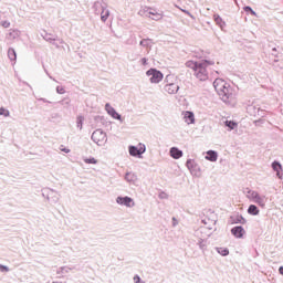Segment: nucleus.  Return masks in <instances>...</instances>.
<instances>
[{"mask_svg":"<svg viewBox=\"0 0 283 283\" xmlns=\"http://www.w3.org/2000/svg\"><path fill=\"white\" fill-rule=\"evenodd\" d=\"M209 65H213V62L208 60H202L200 62L195 61H188L186 62V67H189L190 70H193L196 78L199 81H208L209 80V72L207 71V67Z\"/></svg>","mask_w":283,"mask_h":283,"instance_id":"nucleus-1","label":"nucleus"},{"mask_svg":"<svg viewBox=\"0 0 283 283\" xmlns=\"http://www.w3.org/2000/svg\"><path fill=\"white\" fill-rule=\"evenodd\" d=\"M213 87L219 96L222 98V101H229L231 96V85H229L227 81L222 78H217L213 82Z\"/></svg>","mask_w":283,"mask_h":283,"instance_id":"nucleus-2","label":"nucleus"},{"mask_svg":"<svg viewBox=\"0 0 283 283\" xmlns=\"http://www.w3.org/2000/svg\"><path fill=\"white\" fill-rule=\"evenodd\" d=\"M166 85L164 87V92L166 94H178V91L180 90V86L178 84L171 82V76H166Z\"/></svg>","mask_w":283,"mask_h":283,"instance_id":"nucleus-3","label":"nucleus"},{"mask_svg":"<svg viewBox=\"0 0 283 283\" xmlns=\"http://www.w3.org/2000/svg\"><path fill=\"white\" fill-rule=\"evenodd\" d=\"M146 75L150 77L149 78L150 83H160V81H163L164 78L163 73L156 69H149L146 72Z\"/></svg>","mask_w":283,"mask_h":283,"instance_id":"nucleus-4","label":"nucleus"},{"mask_svg":"<svg viewBox=\"0 0 283 283\" xmlns=\"http://www.w3.org/2000/svg\"><path fill=\"white\" fill-rule=\"evenodd\" d=\"M92 140H94V143H96L97 145H101V143H103V140H105V133H103V130L97 129L92 134Z\"/></svg>","mask_w":283,"mask_h":283,"instance_id":"nucleus-5","label":"nucleus"},{"mask_svg":"<svg viewBox=\"0 0 283 283\" xmlns=\"http://www.w3.org/2000/svg\"><path fill=\"white\" fill-rule=\"evenodd\" d=\"M117 205H124V207H134V199L129 197H117Z\"/></svg>","mask_w":283,"mask_h":283,"instance_id":"nucleus-6","label":"nucleus"},{"mask_svg":"<svg viewBox=\"0 0 283 283\" xmlns=\"http://www.w3.org/2000/svg\"><path fill=\"white\" fill-rule=\"evenodd\" d=\"M148 14H149V19H151L153 21H163L165 14L164 13H160L156 10H153L151 11V8H148Z\"/></svg>","mask_w":283,"mask_h":283,"instance_id":"nucleus-7","label":"nucleus"},{"mask_svg":"<svg viewBox=\"0 0 283 283\" xmlns=\"http://www.w3.org/2000/svg\"><path fill=\"white\" fill-rule=\"evenodd\" d=\"M182 116L187 125H193V123H196V116L193 115V113L186 111L182 113Z\"/></svg>","mask_w":283,"mask_h":283,"instance_id":"nucleus-8","label":"nucleus"},{"mask_svg":"<svg viewBox=\"0 0 283 283\" xmlns=\"http://www.w3.org/2000/svg\"><path fill=\"white\" fill-rule=\"evenodd\" d=\"M105 108H106L107 114H109V116H112V118H115L116 120H120V114H118L116 112V109H114V107H112V105L106 104Z\"/></svg>","mask_w":283,"mask_h":283,"instance_id":"nucleus-9","label":"nucleus"},{"mask_svg":"<svg viewBox=\"0 0 283 283\" xmlns=\"http://www.w3.org/2000/svg\"><path fill=\"white\" fill-rule=\"evenodd\" d=\"M231 233L232 235H234V238H244V228H242L241 226L234 227L231 229Z\"/></svg>","mask_w":283,"mask_h":283,"instance_id":"nucleus-10","label":"nucleus"},{"mask_svg":"<svg viewBox=\"0 0 283 283\" xmlns=\"http://www.w3.org/2000/svg\"><path fill=\"white\" fill-rule=\"evenodd\" d=\"M130 156H140V154H145V147H140L139 149L132 146L129 148Z\"/></svg>","mask_w":283,"mask_h":283,"instance_id":"nucleus-11","label":"nucleus"},{"mask_svg":"<svg viewBox=\"0 0 283 283\" xmlns=\"http://www.w3.org/2000/svg\"><path fill=\"white\" fill-rule=\"evenodd\" d=\"M170 156L171 158H175V160H178V158H182V153L180 149L172 147L170 149Z\"/></svg>","mask_w":283,"mask_h":283,"instance_id":"nucleus-12","label":"nucleus"},{"mask_svg":"<svg viewBox=\"0 0 283 283\" xmlns=\"http://www.w3.org/2000/svg\"><path fill=\"white\" fill-rule=\"evenodd\" d=\"M206 159L210 160V163H216V160H218V153L213 150L207 151Z\"/></svg>","mask_w":283,"mask_h":283,"instance_id":"nucleus-13","label":"nucleus"},{"mask_svg":"<svg viewBox=\"0 0 283 283\" xmlns=\"http://www.w3.org/2000/svg\"><path fill=\"white\" fill-rule=\"evenodd\" d=\"M272 169H274V170L276 171V176H277L279 178H282V176L280 175V171H282V165H281L280 163L274 161V163L272 164Z\"/></svg>","mask_w":283,"mask_h":283,"instance_id":"nucleus-14","label":"nucleus"},{"mask_svg":"<svg viewBox=\"0 0 283 283\" xmlns=\"http://www.w3.org/2000/svg\"><path fill=\"white\" fill-rule=\"evenodd\" d=\"M259 193L255 190H249L247 192V198H249V200H252L254 202V200L258 198Z\"/></svg>","mask_w":283,"mask_h":283,"instance_id":"nucleus-15","label":"nucleus"},{"mask_svg":"<svg viewBox=\"0 0 283 283\" xmlns=\"http://www.w3.org/2000/svg\"><path fill=\"white\" fill-rule=\"evenodd\" d=\"M248 213H250V216H258L260 210L255 207V205H251L248 209Z\"/></svg>","mask_w":283,"mask_h":283,"instance_id":"nucleus-16","label":"nucleus"},{"mask_svg":"<svg viewBox=\"0 0 283 283\" xmlns=\"http://www.w3.org/2000/svg\"><path fill=\"white\" fill-rule=\"evenodd\" d=\"M8 56L10 59V61H17V51H14V49H9Z\"/></svg>","mask_w":283,"mask_h":283,"instance_id":"nucleus-17","label":"nucleus"},{"mask_svg":"<svg viewBox=\"0 0 283 283\" xmlns=\"http://www.w3.org/2000/svg\"><path fill=\"white\" fill-rule=\"evenodd\" d=\"M108 18H109V10L103 9L101 13V20L105 22L107 21Z\"/></svg>","mask_w":283,"mask_h":283,"instance_id":"nucleus-18","label":"nucleus"},{"mask_svg":"<svg viewBox=\"0 0 283 283\" xmlns=\"http://www.w3.org/2000/svg\"><path fill=\"white\" fill-rule=\"evenodd\" d=\"M254 202H256V205H260V207H264V205H266L264 197H260V195L256 196V198L254 199Z\"/></svg>","mask_w":283,"mask_h":283,"instance_id":"nucleus-19","label":"nucleus"},{"mask_svg":"<svg viewBox=\"0 0 283 283\" xmlns=\"http://www.w3.org/2000/svg\"><path fill=\"white\" fill-rule=\"evenodd\" d=\"M226 127H229V129H235L238 127V123L231 122V120H226Z\"/></svg>","mask_w":283,"mask_h":283,"instance_id":"nucleus-20","label":"nucleus"},{"mask_svg":"<svg viewBox=\"0 0 283 283\" xmlns=\"http://www.w3.org/2000/svg\"><path fill=\"white\" fill-rule=\"evenodd\" d=\"M217 251L220 255H229V249L227 248H218Z\"/></svg>","mask_w":283,"mask_h":283,"instance_id":"nucleus-21","label":"nucleus"},{"mask_svg":"<svg viewBox=\"0 0 283 283\" xmlns=\"http://www.w3.org/2000/svg\"><path fill=\"white\" fill-rule=\"evenodd\" d=\"M84 163H86V165H96V163H98L94 157L92 158H85Z\"/></svg>","mask_w":283,"mask_h":283,"instance_id":"nucleus-22","label":"nucleus"},{"mask_svg":"<svg viewBox=\"0 0 283 283\" xmlns=\"http://www.w3.org/2000/svg\"><path fill=\"white\" fill-rule=\"evenodd\" d=\"M0 116H10V112L3 107L0 108Z\"/></svg>","mask_w":283,"mask_h":283,"instance_id":"nucleus-23","label":"nucleus"},{"mask_svg":"<svg viewBox=\"0 0 283 283\" xmlns=\"http://www.w3.org/2000/svg\"><path fill=\"white\" fill-rule=\"evenodd\" d=\"M235 224L240 223V224H244V218H242V216H238L237 220L234 221Z\"/></svg>","mask_w":283,"mask_h":283,"instance_id":"nucleus-24","label":"nucleus"},{"mask_svg":"<svg viewBox=\"0 0 283 283\" xmlns=\"http://www.w3.org/2000/svg\"><path fill=\"white\" fill-rule=\"evenodd\" d=\"M244 11H245V12H251V14H252L253 17H255V11H253V9H252L251 7H244Z\"/></svg>","mask_w":283,"mask_h":283,"instance_id":"nucleus-25","label":"nucleus"},{"mask_svg":"<svg viewBox=\"0 0 283 283\" xmlns=\"http://www.w3.org/2000/svg\"><path fill=\"white\" fill-rule=\"evenodd\" d=\"M0 25H1L2 28H10V22L7 21V20H4V21L0 22Z\"/></svg>","mask_w":283,"mask_h":283,"instance_id":"nucleus-26","label":"nucleus"},{"mask_svg":"<svg viewBox=\"0 0 283 283\" xmlns=\"http://www.w3.org/2000/svg\"><path fill=\"white\" fill-rule=\"evenodd\" d=\"M134 282H135V283H139V282H140V276H135V277H134Z\"/></svg>","mask_w":283,"mask_h":283,"instance_id":"nucleus-27","label":"nucleus"},{"mask_svg":"<svg viewBox=\"0 0 283 283\" xmlns=\"http://www.w3.org/2000/svg\"><path fill=\"white\" fill-rule=\"evenodd\" d=\"M143 65H147V60L145 57L142 59Z\"/></svg>","mask_w":283,"mask_h":283,"instance_id":"nucleus-28","label":"nucleus"},{"mask_svg":"<svg viewBox=\"0 0 283 283\" xmlns=\"http://www.w3.org/2000/svg\"><path fill=\"white\" fill-rule=\"evenodd\" d=\"M77 123H80L81 125H83V117H78V118H77Z\"/></svg>","mask_w":283,"mask_h":283,"instance_id":"nucleus-29","label":"nucleus"},{"mask_svg":"<svg viewBox=\"0 0 283 283\" xmlns=\"http://www.w3.org/2000/svg\"><path fill=\"white\" fill-rule=\"evenodd\" d=\"M61 150L64 151L65 154H70V149L67 148H62Z\"/></svg>","mask_w":283,"mask_h":283,"instance_id":"nucleus-30","label":"nucleus"},{"mask_svg":"<svg viewBox=\"0 0 283 283\" xmlns=\"http://www.w3.org/2000/svg\"><path fill=\"white\" fill-rule=\"evenodd\" d=\"M279 272H280L281 275H283V266H281V268L279 269Z\"/></svg>","mask_w":283,"mask_h":283,"instance_id":"nucleus-31","label":"nucleus"},{"mask_svg":"<svg viewBox=\"0 0 283 283\" xmlns=\"http://www.w3.org/2000/svg\"><path fill=\"white\" fill-rule=\"evenodd\" d=\"M181 12H185L186 14H189V11H186V10H182V9H181Z\"/></svg>","mask_w":283,"mask_h":283,"instance_id":"nucleus-32","label":"nucleus"}]
</instances>
